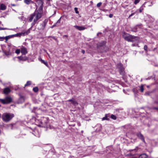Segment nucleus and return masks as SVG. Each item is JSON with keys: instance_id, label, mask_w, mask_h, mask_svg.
Listing matches in <instances>:
<instances>
[{"instance_id": "a19ab883", "label": "nucleus", "mask_w": 158, "mask_h": 158, "mask_svg": "<svg viewBox=\"0 0 158 158\" xmlns=\"http://www.w3.org/2000/svg\"><path fill=\"white\" fill-rule=\"evenodd\" d=\"M106 52V51H104V50H101V51H100V52Z\"/></svg>"}, {"instance_id": "de8ad7c7", "label": "nucleus", "mask_w": 158, "mask_h": 158, "mask_svg": "<svg viewBox=\"0 0 158 158\" xmlns=\"http://www.w3.org/2000/svg\"><path fill=\"white\" fill-rule=\"evenodd\" d=\"M64 36H65V37H67V35H64Z\"/></svg>"}, {"instance_id": "473e14b6", "label": "nucleus", "mask_w": 158, "mask_h": 158, "mask_svg": "<svg viewBox=\"0 0 158 158\" xmlns=\"http://www.w3.org/2000/svg\"><path fill=\"white\" fill-rule=\"evenodd\" d=\"M147 48H148L147 46V45H144V50H145L147 52Z\"/></svg>"}, {"instance_id": "f8f14e48", "label": "nucleus", "mask_w": 158, "mask_h": 158, "mask_svg": "<svg viewBox=\"0 0 158 158\" xmlns=\"http://www.w3.org/2000/svg\"><path fill=\"white\" fill-rule=\"evenodd\" d=\"M137 136L140 139H141L143 142H145V140L144 137L142 134L140 133H138L136 134Z\"/></svg>"}, {"instance_id": "5701e85b", "label": "nucleus", "mask_w": 158, "mask_h": 158, "mask_svg": "<svg viewBox=\"0 0 158 158\" xmlns=\"http://www.w3.org/2000/svg\"><path fill=\"white\" fill-rule=\"evenodd\" d=\"M139 149L137 147H136L134 149H131L130 150L131 152H136Z\"/></svg>"}, {"instance_id": "4468645a", "label": "nucleus", "mask_w": 158, "mask_h": 158, "mask_svg": "<svg viewBox=\"0 0 158 158\" xmlns=\"http://www.w3.org/2000/svg\"><path fill=\"white\" fill-rule=\"evenodd\" d=\"M21 52L23 54H26L27 52L26 48L23 46L21 48Z\"/></svg>"}, {"instance_id": "c85d7f7f", "label": "nucleus", "mask_w": 158, "mask_h": 158, "mask_svg": "<svg viewBox=\"0 0 158 158\" xmlns=\"http://www.w3.org/2000/svg\"><path fill=\"white\" fill-rule=\"evenodd\" d=\"M20 49H17L15 51V53L17 54H19L20 53Z\"/></svg>"}, {"instance_id": "dca6fc26", "label": "nucleus", "mask_w": 158, "mask_h": 158, "mask_svg": "<svg viewBox=\"0 0 158 158\" xmlns=\"http://www.w3.org/2000/svg\"><path fill=\"white\" fill-rule=\"evenodd\" d=\"M24 97L20 95L18 101V103H21L24 102Z\"/></svg>"}, {"instance_id": "2eb2a0df", "label": "nucleus", "mask_w": 158, "mask_h": 158, "mask_svg": "<svg viewBox=\"0 0 158 158\" xmlns=\"http://www.w3.org/2000/svg\"><path fill=\"white\" fill-rule=\"evenodd\" d=\"M18 59H19L20 60H21L23 61H26L27 60L28 58L27 56H18L17 57Z\"/></svg>"}, {"instance_id": "a18cd8bd", "label": "nucleus", "mask_w": 158, "mask_h": 158, "mask_svg": "<svg viewBox=\"0 0 158 158\" xmlns=\"http://www.w3.org/2000/svg\"><path fill=\"white\" fill-rule=\"evenodd\" d=\"M12 5V6H15V4H13V5Z\"/></svg>"}, {"instance_id": "6e6552de", "label": "nucleus", "mask_w": 158, "mask_h": 158, "mask_svg": "<svg viewBox=\"0 0 158 158\" xmlns=\"http://www.w3.org/2000/svg\"><path fill=\"white\" fill-rule=\"evenodd\" d=\"M48 21V20L45 19L43 21V23L40 25V26L38 27V29L40 30H44L46 25Z\"/></svg>"}, {"instance_id": "423d86ee", "label": "nucleus", "mask_w": 158, "mask_h": 158, "mask_svg": "<svg viewBox=\"0 0 158 158\" xmlns=\"http://www.w3.org/2000/svg\"><path fill=\"white\" fill-rule=\"evenodd\" d=\"M38 3L40 5V6L39 7V10L36 11L35 12L37 13H40L42 15V13L43 6V2L41 0H39L38 1Z\"/></svg>"}, {"instance_id": "aec40b11", "label": "nucleus", "mask_w": 158, "mask_h": 158, "mask_svg": "<svg viewBox=\"0 0 158 158\" xmlns=\"http://www.w3.org/2000/svg\"><path fill=\"white\" fill-rule=\"evenodd\" d=\"M6 8V6L3 4H2L0 6V9L2 10H5Z\"/></svg>"}, {"instance_id": "f3484780", "label": "nucleus", "mask_w": 158, "mask_h": 158, "mask_svg": "<svg viewBox=\"0 0 158 158\" xmlns=\"http://www.w3.org/2000/svg\"><path fill=\"white\" fill-rule=\"evenodd\" d=\"M10 91L11 90L9 88L7 87L3 89V93L5 94H9L10 92Z\"/></svg>"}, {"instance_id": "37998d69", "label": "nucleus", "mask_w": 158, "mask_h": 158, "mask_svg": "<svg viewBox=\"0 0 158 158\" xmlns=\"http://www.w3.org/2000/svg\"><path fill=\"white\" fill-rule=\"evenodd\" d=\"M52 38L54 39L55 40H56V39L54 37H52Z\"/></svg>"}, {"instance_id": "09e8293b", "label": "nucleus", "mask_w": 158, "mask_h": 158, "mask_svg": "<svg viewBox=\"0 0 158 158\" xmlns=\"http://www.w3.org/2000/svg\"><path fill=\"white\" fill-rule=\"evenodd\" d=\"M0 81L1 82H2V81H1V80H0Z\"/></svg>"}, {"instance_id": "f03ea898", "label": "nucleus", "mask_w": 158, "mask_h": 158, "mask_svg": "<svg viewBox=\"0 0 158 158\" xmlns=\"http://www.w3.org/2000/svg\"><path fill=\"white\" fill-rule=\"evenodd\" d=\"M122 36L125 40L129 42H134L138 40V38L137 37L130 35L125 32L123 33Z\"/></svg>"}, {"instance_id": "ea45409f", "label": "nucleus", "mask_w": 158, "mask_h": 158, "mask_svg": "<svg viewBox=\"0 0 158 158\" xmlns=\"http://www.w3.org/2000/svg\"><path fill=\"white\" fill-rule=\"evenodd\" d=\"M81 52L83 54H84L85 52V51L84 50H82Z\"/></svg>"}, {"instance_id": "7c9ffc66", "label": "nucleus", "mask_w": 158, "mask_h": 158, "mask_svg": "<svg viewBox=\"0 0 158 158\" xmlns=\"http://www.w3.org/2000/svg\"><path fill=\"white\" fill-rule=\"evenodd\" d=\"M102 4V3L101 2H99L98 3L97 5V6L98 7H100L101 6V5Z\"/></svg>"}, {"instance_id": "9d476101", "label": "nucleus", "mask_w": 158, "mask_h": 158, "mask_svg": "<svg viewBox=\"0 0 158 158\" xmlns=\"http://www.w3.org/2000/svg\"><path fill=\"white\" fill-rule=\"evenodd\" d=\"M67 102H71V103L75 106H76L78 104L77 102L73 98L68 100Z\"/></svg>"}, {"instance_id": "4be33fe9", "label": "nucleus", "mask_w": 158, "mask_h": 158, "mask_svg": "<svg viewBox=\"0 0 158 158\" xmlns=\"http://www.w3.org/2000/svg\"><path fill=\"white\" fill-rule=\"evenodd\" d=\"M12 37H13V36H12V35H9L4 37L5 39L6 40V42L8 39Z\"/></svg>"}, {"instance_id": "c9c22d12", "label": "nucleus", "mask_w": 158, "mask_h": 158, "mask_svg": "<svg viewBox=\"0 0 158 158\" xmlns=\"http://www.w3.org/2000/svg\"><path fill=\"white\" fill-rule=\"evenodd\" d=\"M5 39L4 37H0V41H2L3 40Z\"/></svg>"}, {"instance_id": "393cba45", "label": "nucleus", "mask_w": 158, "mask_h": 158, "mask_svg": "<svg viewBox=\"0 0 158 158\" xmlns=\"http://www.w3.org/2000/svg\"><path fill=\"white\" fill-rule=\"evenodd\" d=\"M31 81H27V83L25 85V86H28L29 85H30L31 84Z\"/></svg>"}, {"instance_id": "3c124183", "label": "nucleus", "mask_w": 158, "mask_h": 158, "mask_svg": "<svg viewBox=\"0 0 158 158\" xmlns=\"http://www.w3.org/2000/svg\"><path fill=\"white\" fill-rule=\"evenodd\" d=\"M1 114H0V118L1 117Z\"/></svg>"}, {"instance_id": "f257e3e1", "label": "nucleus", "mask_w": 158, "mask_h": 158, "mask_svg": "<svg viewBox=\"0 0 158 158\" xmlns=\"http://www.w3.org/2000/svg\"><path fill=\"white\" fill-rule=\"evenodd\" d=\"M42 15L40 13H37L35 12L31 15L29 17L28 22H31L33 20V22L31 23L32 26H34L37 23V21L41 17Z\"/></svg>"}, {"instance_id": "8fccbe9b", "label": "nucleus", "mask_w": 158, "mask_h": 158, "mask_svg": "<svg viewBox=\"0 0 158 158\" xmlns=\"http://www.w3.org/2000/svg\"><path fill=\"white\" fill-rule=\"evenodd\" d=\"M83 131H81V132H82V133H83Z\"/></svg>"}, {"instance_id": "20e7f679", "label": "nucleus", "mask_w": 158, "mask_h": 158, "mask_svg": "<svg viewBox=\"0 0 158 158\" xmlns=\"http://www.w3.org/2000/svg\"><path fill=\"white\" fill-rule=\"evenodd\" d=\"M12 101V98L9 96L6 97L4 99H0V102L4 104H9Z\"/></svg>"}, {"instance_id": "6ab92c4d", "label": "nucleus", "mask_w": 158, "mask_h": 158, "mask_svg": "<svg viewBox=\"0 0 158 158\" xmlns=\"http://www.w3.org/2000/svg\"><path fill=\"white\" fill-rule=\"evenodd\" d=\"M39 60L41 62V63L44 64L47 67H48V65L47 61H45L41 58Z\"/></svg>"}, {"instance_id": "1a4fd4ad", "label": "nucleus", "mask_w": 158, "mask_h": 158, "mask_svg": "<svg viewBox=\"0 0 158 158\" xmlns=\"http://www.w3.org/2000/svg\"><path fill=\"white\" fill-rule=\"evenodd\" d=\"M106 44V42L105 41H102L98 43L97 45V48L98 50H100L102 48H105V47L104 45Z\"/></svg>"}, {"instance_id": "b1692460", "label": "nucleus", "mask_w": 158, "mask_h": 158, "mask_svg": "<svg viewBox=\"0 0 158 158\" xmlns=\"http://www.w3.org/2000/svg\"><path fill=\"white\" fill-rule=\"evenodd\" d=\"M33 91L35 92H36L38 91V89L37 87H35L33 89Z\"/></svg>"}, {"instance_id": "72a5a7b5", "label": "nucleus", "mask_w": 158, "mask_h": 158, "mask_svg": "<svg viewBox=\"0 0 158 158\" xmlns=\"http://www.w3.org/2000/svg\"><path fill=\"white\" fill-rule=\"evenodd\" d=\"M9 29L7 28H2L0 27V30H9Z\"/></svg>"}, {"instance_id": "412c9836", "label": "nucleus", "mask_w": 158, "mask_h": 158, "mask_svg": "<svg viewBox=\"0 0 158 158\" xmlns=\"http://www.w3.org/2000/svg\"><path fill=\"white\" fill-rule=\"evenodd\" d=\"M24 2L27 5H29L31 3H33V2L31 0H24Z\"/></svg>"}, {"instance_id": "c03bdc74", "label": "nucleus", "mask_w": 158, "mask_h": 158, "mask_svg": "<svg viewBox=\"0 0 158 158\" xmlns=\"http://www.w3.org/2000/svg\"><path fill=\"white\" fill-rule=\"evenodd\" d=\"M100 33H99H99H98L97 34V36L98 35H99V34H100Z\"/></svg>"}, {"instance_id": "49530a36", "label": "nucleus", "mask_w": 158, "mask_h": 158, "mask_svg": "<svg viewBox=\"0 0 158 158\" xmlns=\"http://www.w3.org/2000/svg\"><path fill=\"white\" fill-rule=\"evenodd\" d=\"M1 131L0 130V135L1 134Z\"/></svg>"}, {"instance_id": "7ed1b4c3", "label": "nucleus", "mask_w": 158, "mask_h": 158, "mask_svg": "<svg viewBox=\"0 0 158 158\" xmlns=\"http://www.w3.org/2000/svg\"><path fill=\"white\" fill-rule=\"evenodd\" d=\"M14 117L13 114L9 113H3L2 116V120L5 122H8Z\"/></svg>"}, {"instance_id": "e433bc0d", "label": "nucleus", "mask_w": 158, "mask_h": 158, "mask_svg": "<svg viewBox=\"0 0 158 158\" xmlns=\"http://www.w3.org/2000/svg\"><path fill=\"white\" fill-rule=\"evenodd\" d=\"M108 120V119L107 118V117H103L102 118V120Z\"/></svg>"}, {"instance_id": "79ce46f5", "label": "nucleus", "mask_w": 158, "mask_h": 158, "mask_svg": "<svg viewBox=\"0 0 158 158\" xmlns=\"http://www.w3.org/2000/svg\"><path fill=\"white\" fill-rule=\"evenodd\" d=\"M154 109H156V110H158V108H157V107H154Z\"/></svg>"}, {"instance_id": "bb28decb", "label": "nucleus", "mask_w": 158, "mask_h": 158, "mask_svg": "<svg viewBox=\"0 0 158 158\" xmlns=\"http://www.w3.org/2000/svg\"><path fill=\"white\" fill-rule=\"evenodd\" d=\"M140 91L143 92L144 90L143 86V85H142L140 87Z\"/></svg>"}, {"instance_id": "2f4dec72", "label": "nucleus", "mask_w": 158, "mask_h": 158, "mask_svg": "<svg viewBox=\"0 0 158 158\" xmlns=\"http://www.w3.org/2000/svg\"><path fill=\"white\" fill-rule=\"evenodd\" d=\"M140 1V0H135L134 1V4H136L138 3Z\"/></svg>"}, {"instance_id": "a878e982", "label": "nucleus", "mask_w": 158, "mask_h": 158, "mask_svg": "<svg viewBox=\"0 0 158 158\" xmlns=\"http://www.w3.org/2000/svg\"><path fill=\"white\" fill-rule=\"evenodd\" d=\"M110 118L114 120L116 119L117 118L113 114H112L111 115Z\"/></svg>"}, {"instance_id": "9b49d317", "label": "nucleus", "mask_w": 158, "mask_h": 158, "mask_svg": "<svg viewBox=\"0 0 158 158\" xmlns=\"http://www.w3.org/2000/svg\"><path fill=\"white\" fill-rule=\"evenodd\" d=\"M74 27L76 29L79 31L84 30L87 28L85 26H80L77 25H75L74 26Z\"/></svg>"}, {"instance_id": "cd10ccee", "label": "nucleus", "mask_w": 158, "mask_h": 158, "mask_svg": "<svg viewBox=\"0 0 158 158\" xmlns=\"http://www.w3.org/2000/svg\"><path fill=\"white\" fill-rule=\"evenodd\" d=\"M12 36L13 37H17L20 36V34L19 33H17L14 35H12Z\"/></svg>"}, {"instance_id": "a211bd4d", "label": "nucleus", "mask_w": 158, "mask_h": 158, "mask_svg": "<svg viewBox=\"0 0 158 158\" xmlns=\"http://www.w3.org/2000/svg\"><path fill=\"white\" fill-rule=\"evenodd\" d=\"M96 127H97L96 130V132H99L101 130L102 127L101 124H98L96 126Z\"/></svg>"}, {"instance_id": "39448f33", "label": "nucleus", "mask_w": 158, "mask_h": 158, "mask_svg": "<svg viewBox=\"0 0 158 158\" xmlns=\"http://www.w3.org/2000/svg\"><path fill=\"white\" fill-rule=\"evenodd\" d=\"M6 47V46L5 45H2L1 46V48L3 52L4 53V54L8 56L10 54V48H9V46H8V50H7L5 49V48Z\"/></svg>"}, {"instance_id": "603ef678", "label": "nucleus", "mask_w": 158, "mask_h": 158, "mask_svg": "<svg viewBox=\"0 0 158 158\" xmlns=\"http://www.w3.org/2000/svg\"><path fill=\"white\" fill-rule=\"evenodd\" d=\"M41 124H42V122H41Z\"/></svg>"}, {"instance_id": "f704fd0d", "label": "nucleus", "mask_w": 158, "mask_h": 158, "mask_svg": "<svg viewBox=\"0 0 158 158\" xmlns=\"http://www.w3.org/2000/svg\"><path fill=\"white\" fill-rule=\"evenodd\" d=\"M143 10V8L141 7L140 9H139V12L141 13L142 11V10Z\"/></svg>"}, {"instance_id": "0eeeda50", "label": "nucleus", "mask_w": 158, "mask_h": 158, "mask_svg": "<svg viewBox=\"0 0 158 158\" xmlns=\"http://www.w3.org/2000/svg\"><path fill=\"white\" fill-rule=\"evenodd\" d=\"M117 68L119 69V72L121 74L123 75L124 74V68L123 66L121 63H119L117 64Z\"/></svg>"}, {"instance_id": "ddd939ff", "label": "nucleus", "mask_w": 158, "mask_h": 158, "mask_svg": "<svg viewBox=\"0 0 158 158\" xmlns=\"http://www.w3.org/2000/svg\"><path fill=\"white\" fill-rule=\"evenodd\" d=\"M61 17H60V19L57 21L53 26H52L51 28H53L54 27H58L59 25V24H60L61 21Z\"/></svg>"}, {"instance_id": "c756f323", "label": "nucleus", "mask_w": 158, "mask_h": 158, "mask_svg": "<svg viewBox=\"0 0 158 158\" xmlns=\"http://www.w3.org/2000/svg\"><path fill=\"white\" fill-rule=\"evenodd\" d=\"M74 10L76 14H78L79 13V11L78 10V9L77 8L75 7L74 8Z\"/></svg>"}, {"instance_id": "4c0bfd02", "label": "nucleus", "mask_w": 158, "mask_h": 158, "mask_svg": "<svg viewBox=\"0 0 158 158\" xmlns=\"http://www.w3.org/2000/svg\"><path fill=\"white\" fill-rule=\"evenodd\" d=\"M135 13V12H134L133 13H132L129 17V18H130V17H131V16H132L133 15H134Z\"/></svg>"}, {"instance_id": "58836bf2", "label": "nucleus", "mask_w": 158, "mask_h": 158, "mask_svg": "<svg viewBox=\"0 0 158 158\" xmlns=\"http://www.w3.org/2000/svg\"><path fill=\"white\" fill-rule=\"evenodd\" d=\"M113 15L112 14H110L109 15V17L110 18H112L113 17Z\"/></svg>"}]
</instances>
